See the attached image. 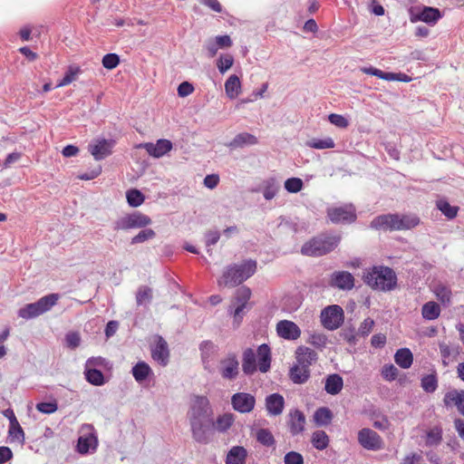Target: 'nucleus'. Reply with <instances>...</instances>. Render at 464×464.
Returning a JSON list of instances; mask_svg holds the SVG:
<instances>
[{"label":"nucleus","mask_w":464,"mask_h":464,"mask_svg":"<svg viewBox=\"0 0 464 464\" xmlns=\"http://www.w3.org/2000/svg\"><path fill=\"white\" fill-rule=\"evenodd\" d=\"M213 409L206 396L195 395L192 397L187 412L190 425L192 438L201 444H208L213 425Z\"/></svg>","instance_id":"1"},{"label":"nucleus","mask_w":464,"mask_h":464,"mask_svg":"<svg viewBox=\"0 0 464 464\" xmlns=\"http://www.w3.org/2000/svg\"><path fill=\"white\" fill-rule=\"evenodd\" d=\"M271 367V350L270 347L263 343L258 346L256 353L253 349L247 348L243 353L242 370L245 374L252 375L257 370L265 373Z\"/></svg>","instance_id":"2"},{"label":"nucleus","mask_w":464,"mask_h":464,"mask_svg":"<svg viewBox=\"0 0 464 464\" xmlns=\"http://www.w3.org/2000/svg\"><path fill=\"white\" fill-rule=\"evenodd\" d=\"M256 266L257 263L253 259H246L241 264L230 265L218 281V285L229 287L239 285L256 273Z\"/></svg>","instance_id":"3"},{"label":"nucleus","mask_w":464,"mask_h":464,"mask_svg":"<svg viewBox=\"0 0 464 464\" xmlns=\"http://www.w3.org/2000/svg\"><path fill=\"white\" fill-rule=\"evenodd\" d=\"M364 282L372 289L388 292L395 288L397 276L393 269L378 266H373L363 276Z\"/></svg>","instance_id":"4"},{"label":"nucleus","mask_w":464,"mask_h":464,"mask_svg":"<svg viewBox=\"0 0 464 464\" xmlns=\"http://www.w3.org/2000/svg\"><path fill=\"white\" fill-rule=\"evenodd\" d=\"M341 236L335 233H323L305 242L301 253L308 256H322L332 252L340 243Z\"/></svg>","instance_id":"5"},{"label":"nucleus","mask_w":464,"mask_h":464,"mask_svg":"<svg viewBox=\"0 0 464 464\" xmlns=\"http://www.w3.org/2000/svg\"><path fill=\"white\" fill-rule=\"evenodd\" d=\"M59 294H49L41 297L38 301L27 304L21 307L17 314L19 317L30 320L50 311L59 300Z\"/></svg>","instance_id":"6"},{"label":"nucleus","mask_w":464,"mask_h":464,"mask_svg":"<svg viewBox=\"0 0 464 464\" xmlns=\"http://www.w3.org/2000/svg\"><path fill=\"white\" fill-rule=\"evenodd\" d=\"M151 223L150 217L140 213L134 212L126 215L114 222V230H128L131 228L145 227Z\"/></svg>","instance_id":"7"},{"label":"nucleus","mask_w":464,"mask_h":464,"mask_svg":"<svg viewBox=\"0 0 464 464\" xmlns=\"http://www.w3.org/2000/svg\"><path fill=\"white\" fill-rule=\"evenodd\" d=\"M321 322L330 331L339 328L343 322V310L337 304L329 305L321 312Z\"/></svg>","instance_id":"8"},{"label":"nucleus","mask_w":464,"mask_h":464,"mask_svg":"<svg viewBox=\"0 0 464 464\" xmlns=\"http://www.w3.org/2000/svg\"><path fill=\"white\" fill-rule=\"evenodd\" d=\"M326 213L334 224H351L356 220L355 208L352 204L328 208Z\"/></svg>","instance_id":"9"},{"label":"nucleus","mask_w":464,"mask_h":464,"mask_svg":"<svg viewBox=\"0 0 464 464\" xmlns=\"http://www.w3.org/2000/svg\"><path fill=\"white\" fill-rule=\"evenodd\" d=\"M358 442L365 450H379L383 448L382 437L369 428H363L358 432Z\"/></svg>","instance_id":"10"},{"label":"nucleus","mask_w":464,"mask_h":464,"mask_svg":"<svg viewBox=\"0 0 464 464\" xmlns=\"http://www.w3.org/2000/svg\"><path fill=\"white\" fill-rule=\"evenodd\" d=\"M251 297V290L247 286H241L236 292L234 300L235 310L231 312L234 316V323L239 325L243 318V311Z\"/></svg>","instance_id":"11"},{"label":"nucleus","mask_w":464,"mask_h":464,"mask_svg":"<svg viewBox=\"0 0 464 464\" xmlns=\"http://www.w3.org/2000/svg\"><path fill=\"white\" fill-rule=\"evenodd\" d=\"M231 405L239 413H249L255 409L256 398L248 392H237L231 396Z\"/></svg>","instance_id":"12"},{"label":"nucleus","mask_w":464,"mask_h":464,"mask_svg":"<svg viewBox=\"0 0 464 464\" xmlns=\"http://www.w3.org/2000/svg\"><path fill=\"white\" fill-rule=\"evenodd\" d=\"M219 372L225 380H235L239 373V362L235 353H228L220 361Z\"/></svg>","instance_id":"13"},{"label":"nucleus","mask_w":464,"mask_h":464,"mask_svg":"<svg viewBox=\"0 0 464 464\" xmlns=\"http://www.w3.org/2000/svg\"><path fill=\"white\" fill-rule=\"evenodd\" d=\"M114 145L112 139H98L89 145V151L96 160H102L111 154Z\"/></svg>","instance_id":"14"},{"label":"nucleus","mask_w":464,"mask_h":464,"mask_svg":"<svg viewBox=\"0 0 464 464\" xmlns=\"http://www.w3.org/2000/svg\"><path fill=\"white\" fill-rule=\"evenodd\" d=\"M329 285L340 290H351L354 286V277L347 271H334L330 276Z\"/></svg>","instance_id":"15"},{"label":"nucleus","mask_w":464,"mask_h":464,"mask_svg":"<svg viewBox=\"0 0 464 464\" xmlns=\"http://www.w3.org/2000/svg\"><path fill=\"white\" fill-rule=\"evenodd\" d=\"M398 214H383L375 217L370 223V227L375 230L397 231Z\"/></svg>","instance_id":"16"},{"label":"nucleus","mask_w":464,"mask_h":464,"mask_svg":"<svg viewBox=\"0 0 464 464\" xmlns=\"http://www.w3.org/2000/svg\"><path fill=\"white\" fill-rule=\"evenodd\" d=\"M441 17L438 8L424 6L417 13H411V21L412 23L421 21L429 24H435Z\"/></svg>","instance_id":"17"},{"label":"nucleus","mask_w":464,"mask_h":464,"mask_svg":"<svg viewBox=\"0 0 464 464\" xmlns=\"http://www.w3.org/2000/svg\"><path fill=\"white\" fill-rule=\"evenodd\" d=\"M144 148L146 151L154 158H160L167 154L172 149V143L169 140L160 139L156 143L147 142L139 145Z\"/></svg>","instance_id":"18"},{"label":"nucleus","mask_w":464,"mask_h":464,"mask_svg":"<svg viewBox=\"0 0 464 464\" xmlns=\"http://www.w3.org/2000/svg\"><path fill=\"white\" fill-rule=\"evenodd\" d=\"M277 334L285 340H296L301 335V330L296 324L288 320L279 321L276 324Z\"/></svg>","instance_id":"19"},{"label":"nucleus","mask_w":464,"mask_h":464,"mask_svg":"<svg viewBox=\"0 0 464 464\" xmlns=\"http://www.w3.org/2000/svg\"><path fill=\"white\" fill-rule=\"evenodd\" d=\"M304 424L305 417L301 411L295 409L289 411L287 425L293 436L302 433L304 430Z\"/></svg>","instance_id":"20"},{"label":"nucleus","mask_w":464,"mask_h":464,"mask_svg":"<svg viewBox=\"0 0 464 464\" xmlns=\"http://www.w3.org/2000/svg\"><path fill=\"white\" fill-rule=\"evenodd\" d=\"M199 351L204 369L208 370V372H211L213 358L218 351V346L211 341H203L199 344Z\"/></svg>","instance_id":"21"},{"label":"nucleus","mask_w":464,"mask_h":464,"mask_svg":"<svg viewBox=\"0 0 464 464\" xmlns=\"http://www.w3.org/2000/svg\"><path fill=\"white\" fill-rule=\"evenodd\" d=\"M152 358L160 364L165 366L169 362V351L167 342L163 337L158 335L157 343L151 350Z\"/></svg>","instance_id":"22"},{"label":"nucleus","mask_w":464,"mask_h":464,"mask_svg":"<svg viewBox=\"0 0 464 464\" xmlns=\"http://www.w3.org/2000/svg\"><path fill=\"white\" fill-rule=\"evenodd\" d=\"M266 410L270 416L280 415L285 408V399L279 393H272L266 397Z\"/></svg>","instance_id":"23"},{"label":"nucleus","mask_w":464,"mask_h":464,"mask_svg":"<svg viewBox=\"0 0 464 464\" xmlns=\"http://www.w3.org/2000/svg\"><path fill=\"white\" fill-rule=\"evenodd\" d=\"M98 446V439L94 432L80 436L77 441V451L81 454L94 452Z\"/></svg>","instance_id":"24"},{"label":"nucleus","mask_w":464,"mask_h":464,"mask_svg":"<svg viewBox=\"0 0 464 464\" xmlns=\"http://www.w3.org/2000/svg\"><path fill=\"white\" fill-rule=\"evenodd\" d=\"M297 363L309 369V367L317 360V353L313 349L306 346H299L295 352Z\"/></svg>","instance_id":"25"},{"label":"nucleus","mask_w":464,"mask_h":464,"mask_svg":"<svg viewBox=\"0 0 464 464\" xmlns=\"http://www.w3.org/2000/svg\"><path fill=\"white\" fill-rule=\"evenodd\" d=\"M443 402L446 406L455 405L464 416V391L452 390L446 392Z\"/></svg>","instance_id":"26"},{"label":"nucleus","mask_w":464,"mask_h":464,"mask_svg":"<svg viewBox=\"0 0 464 464\" xmlns=\"http://www.w3.org/2000/svg\"><path fill=\"white\" fill-rule=\"evenodd\" d=\"M247 451L244 447L234 446L227 452L226 464H245Z\"/></svg>","instance_id":"27"},{"label":"nucleus","mask_w":464,"mask_h":464,"mask_svg":"<svg viewBox=\"0 0 464 464\" xmlns=\"http://www.w3.org/2000/svg\"><path fill=\"white\" fill-rule=\"evenodd\" d=\"M343 387V378L336 373L330 374L325 379L324 390L328 394L336 395Z\"/></svg>","instance_id":"28"},{"label":"nucleus","mask_w":464,"mask_h":464,"mask_svg":"<svg viewBox=\"0 0 464 464\" xmlns=\"http://www.w3.org/2000/svg\"><path fill=\"white\" fill-rule=\"evenodd\" d=\"M234 421L235 418L232 413L227 412L218 415L216 420H213L212 430L214 429L218 432L224 433L230 429Z\"/></svg>","instance_id":"29"},{"label":"nucleus","mask_w":464,"mask_h":464,"mask_svg":"<svg viewBox=\"0 0 464 464\" xmlns=\"http://www.w3.org/2000/svg\"><path fill=\"white\" fill-rule=\"evenodd\" d=\"M131 373L137 382L142 383L153 372L148 363L145 362H139L132 367Z\"/></svg>","instance_id":"30"},{"label":"nucleus","mask_w":464,"mask_h":464,"mask_svg":"<svg viewBox=\"0 0 464 464\" xmlns=\"http://www.w3.org/2000/svg\"><path fill=\"white\" fill-rule=\"evenodd\" d=\"M226 94L229 99L237 98L241 91V82L236 74L230 75L225 82Z\"/></svg>","instance_id":"31"},{"label":"nucleus","mask_w":464,"mask_h":464,"mask_svg":"<svg viewBox=\"0 0 464 464\" xmlns=\"http://www.w3.org/2000/svg\"><path fill=\"white\" fill-rule=\"evenodd\" d=\"M257 143V139L249 133L242 132L237 135L227 144L232 149L243 148L246 145H254Z\"/></svg>","instance_id":"32"},{"label":"nucleus","mask_w":464,"mask_h":464,"mask_svg":"<svg viewBox=\"0 0 464 464\" xmlns=\"http://www.w3.org/2000/svg\"><path fill=\"white\" fill-rule=\"evenodd\" d=\"M395 362L402 369H409L413 362V355L410 349L401 348L394 355Z\"/></svg>","instance_id":"33"},{"label":"nucleus","mask_w":464,"mask_h":464,"mask_svg":"<svg viewBox=\"0 0 464 464\" xmlns=\"http://www.w3.org/2000/svg\"><path fill=\"white\" fill-rule=\"evenodd\" d=\"M310 376L309 369L300 365L295 364L290 369V379L294 383L302 384L304 383Z\"/></svg>","instance_id":"34"},{"label":"nucleus","mask_w":464,"mask_h":464,"mask_svg":"<svg viewBox=\"0 0 464 464\" xmlns=\"http://www.w3.org/2000/svg\"><path fill=\"white\" fill-rule=\"evenodd\" d=\"M420 224V218L416 215H400L398 214L397 230H407L417 227Z\"/></svg>","instance_id":"35"},{"label":"nucleus","mask_w":464,"mask_h":464,"mask_svg":"<svg viewBox=\"0 0 464 464\" xmlns=\"http://www.w3.org/2000/svg\"><path fill=\"white\" fill-rule=\"evenodd\" d=\"M329 437L324 430H318L312 434L311 443L318 450H325L329 445Z\"/></svg>","instance_id":"36"},{"label":"nucleus","mask_w":464,"mask_h":464,"mask_svg":"<svg viewBox=\"0 0 464 464\" xmlns=\"http://www.w3.org/2000/svg\"><path fill=\"white\" fill-rule=\"evenodd\" d=\"M422 317L426 320H435L440 314V305L433 301L427 302L421 308Z\"/></svg>","instance_id":"37"},{"label":"nucleus","mask_w":464,"mask_h":464,"mask_svg":"<svg viewBox=\"0 0 464 464\" xmlns=\"http://www.w3.org/2000/svg\"><path fill=\"white\" fill-rule=\"evenodd\" d=\"M280 188V185L278 181L275 178H269L264 181L263 188V196L266 200L273 199L278 190Z\"/></svg>","instance_id":"38"},{"label":"nucleus","mask_w":464,"mask_h":464,"mask_svg":"<svg viewBox=\"0 0 464 464\" xmlns=\"http://www.w3.org/2000/svg\"><path fill=\"white\" fill-rule=\"evenodd\" d=\"M8 436L11 441H17L21 444L24 442V432L16 418H14L12 424L9 425Z\"/></svg>","instance_id":"39"},{"label":"nucleus","mask_w":464,"mask_h":464,"mask_svg":"<svg viewBox=\"0 0 464 464\" xmlns=\"http://www.w3.org/2000/svg\"><path fill=\"white\" fill-rule=\"evenodd\" d=\"M84 374L87 382L92 385L101 386L105 382L103 373L96 368H85Z\"/></svg>","instance_id":"40"},{"label":"nucleus","mask_w":464,"mask_h":464,"mask_svg":"<svg viewBox=\"0 0 464 464\" xmlns=\"http://www.w3.org/2000/svg\"><path fill=\"white\" fill-rule=\"evenodd\" d=\"M436 207L449 219H453L458 215L459 208L451 206L445 199L437 200Z\"/></svg>","instance_id":"41"},{"label":"nucleus","mask_w":464,"mask_h":464,"mask_svg":"<svg viewBox=\"0 0 464 464\" xmlns=\"http://www.w3.org/2000/svg\"><path fill=\"white\" fill-rule=\"evenodd\" d=\"M332 419L333 413L326 407L317 409L314 414V420L318 426L328 425L331 422Z\"/></svg>","instance_id":"42"},{"label":"nucleus","mask_w":464,"mask_h":464,"mask_svg":"<svg viewBox=\"0 0 464 464\" xmlns=\"http://www.w3.org/2000/svg\"><path fill=\"white\" fill-rule=\"evenodd\" d=\"M152 300V289L149 286H140L136 294V303L139 306L148 305Z\"/></svg>","instance_id":"43"},{"label":"nucleus","mask_w":464,"mask_h":464,"mask_svg":"<svg viewBox=\"0 0 464 464\" xmlns=\"http://www.w3.org/2000/svg\"><path fill=\"white\" fill-rule=\"evenodd\" d=\"M420 386L427 393L434 392L438 388V378L436 373L424 375L420 380Z\"/></svg>","instance_id":"44"},{"label":"nucleus","mask_w":464,"mask_h":464,"mask_svg":"<svg viewBox=\"0 0 464 464\" xmlns=\"http://www.w3.org/2000/svg\"><path fill=\"white\" fill-rule=\"evenodd\" d=\"M256 440L265 447H274L276 440L268 429H259L256 431Z\"/></svg>","instance_id":"45"},{"label":"nucleus","mask_w":464,"mask_h":464,"mask_svg":"<svg viewBox=\"0 0 464 464\" xmlns=\"http://www.w3.org/2000/svg\"><path fill=\"white\" fill-rule=\"evenodd\" d=\"M306 146L316 150L333 149L335 146L334 140L330 137L325 139H313L306 142Z\"/></svg>","instance_id":"46"},{"label":"nucleus","mask_w":464,"mask_h":464,"mask_svg":"<svg viewBox=\"0 0 464 464\" xmlns=\"http://www.w3.org/2000/svg\"><path fill=\"white\" fill-rule=\"evenodd\" d=\"M433 293L444 305L450 304L451 298V291L448 286L439 284L434 286Z\"/></svg>","instance_id":"47"},{"label":"nucleus","mask_w":464,"mask_h":464,"mask_svg":"<svg viewBox=\"0 0 464 464\" xmlns=\"http://www.w3.org/2000/svg\"><path fill=\"white\" fill-rule=\"evenodd\" d=\"M442 440V430L441 428L435 426L431 428L426 435V445L432 447L437 446Z\"/></svg>","instance_id":"48"},{"label":"nucleus","mask_w":464,"mask_h":464,"mask_svg":"<svg viewBox=\"0 0 464 464\" xmlns=\"http://www.w3.org/2000/svg\"><path fill=\"white\" fill-rule=\"evenodd\" d=\"M126 198L130 207L136 208L144 202L145 197L139 189L132 188L126 192Z\"/></svg>","instance_id":"49"},{"label":"nucleus","mask_w":464,"mask_h":464,"mask_svg":"<svg viewBox=\"0 0 464 464\" xmlns=\"http://www.w3.org/2000/svg\"><path fill=\"white\" fill-rule=\"evenodd\" d=\"M234 63V58L231 54H221L217 60V67L221 74L229 70Z\"/></svg>","instance_id":"50"},{"label":"nucleus","mask_w":464,"mask_h":464,"mask_svg":"<svg viewBox=\"0 0 464 464\" xmlns=\"http://www.w3.org/2000/svg\"><path fill=\"white\" fill-rule=\"evenodd\" d=\"M80 72L78 67H69L63 79L57 83L56 87H63L70 84L76 80V76Z\"/></svg>","instance_id":"51"},{"label":"nucleus","mask_w":464,"mask_h":464,"mask_svg":"<svg viewBox=\"0 0 464 464\" xmlns=\"http://www.w3.org/2000/svg\"><path fill=\"white\" fill-rule=\"evenodd\" d=\"M303 180L299 178H289L285 181V188L290 193H297L302 190Z\"/></svg>","instance_id":"52"},{"label":"nucleus","mask_w":464,"mask_h":464,"mask_svg":"<svg viewBox=\"0 0 464 464\" xmlns=\"http://www.w3.org/2000/svg\"><path fill=\"white\" fill-rule=\"evenodd\" d=\"M155 235V232L151 228H145L133 237L130 243L132 245L143 243L147 240L152 239Z\"/></svg>","instance_id":"53"},{"label":"nucleus","mask_w":464,"mask_h":464,"mask_svg":"<svg viewBox=\"0 0 464 464\" xmlns=\"http://www.w3.org/2000/svg\"><path fill=\"white\" fill-rule=\"evenodd\" d=\"M102 65L108 70L116 68L120 63V56L116 53H107L102 57Z\"/></svg>","instance_id":"54"},{"label":"nucleus","mask_w":464,"mask_h":464,"mask_svg":"<svg viewBox=\"0 0 464 464\" xmlns=\"http://www.w3.org/2000/svg\"><path fill=\"white\" fill-rule=\"evenodd\" d=\"M374 321L372 318L368 317L361 323L358 328L357 334L362 337L368 336L370 333L372 331Z\"/></svg>","instance_id":"55"},{"label":"nucleus","mask_w":464,"mask_h":464,"mask_svg":"<svg viewBox=\"0 0 464 464\" xmlns=\"http://www.w3.org/2000/svg\"><path fill=\"white\" fill-rule=\"evenodd\" d=\"M220 238V233L218 230H208L205 234V243L208 247V253L211 255V246L216 245Z\"/></svg>","instance_id":"56"},{"label":"nucleus","mask_w":464,"mask_h":464,"mask_svg":"<svg viewBox=\"0 0 464 464\" xmlns=\"http://www.w3.org/2000/svg\"><path fill=\"white\" fill-rule=\"evenodd\" d=\"M328 120L333 125L338 128L344 129L347 128L349 125V121L341 114L331 113L328 116Z\"/></svg>","instance_id":"57"},{"label":"nucleus","mask_w":464,"mask_h":464,"mask_svg":"<svg viewBox=\"0 0 464 464\" xmlns=\"http://www.w3.org/2000/svg\"><path fill=\"white\" fill-rule=\"evenodd\" d=\"M38 411L45 414H51L57 411L58 405L55 401H43L36 404Z\"/></svg>","instance_id":"58"},{"label":"nucleus","mask_w":464,"mask_h":464,"mask_svg":"<svg viewBox=\"0 0 464 464\" xmlns=\"http://www.w3.org/2000/svg\"><path fill=\"white\" fill-rule=\"evenodd\" d=\"M285 464H304V457L296 451H289L284 457Z\"/></svg>","instance_id":"59"},{"label":"nucleus","mask_w":464,"mask_h":464,"mask_svg":"<svg viewBox=\"0 0 464 464\" xmlns=\"http://www.w3.org/2000/svg\"><path fill=\"white\" fill-rule=\"evenodd\" d=\"M382 375L387 381H393L398 376V369L393 364H386L382 367Z\"/></svg>","instance_id":"60"},{"label":"nucleus","mask_w":464,"mask_h":464,"mask_svg":"<svg viewBox=\"0 0 464 464\" xmlns=\"http://www.w3.org/2000/svg\"><path fill=\"white\" fill-rule=\"evenodd\" d=\"M194 91L193 85L188 82H181L178 87V94L180 97H186L191 94Z\"/></svg>","instance_id":"61"},{"label":"nucleus","mask_w":464,"mask_h":464,"mask_svg":"<svg viewBox=\"0 0 464 464\" xmlns=\"http://www.w3.org/2000/svg\"><path fill=\"white\" fill-rule=\"evenodd\" d=\"M218 182H219L218 175L209 174L205 177L203 184L206 188L213 189L218 185Z\"/></svg>","instance_id":"62"},{"label":"nucleus","mask_w":464,"mask_h":464,"mask_svg":"<svg viewBox=\"0 0 464 464\" xmlns=\"http://www.w3.org/2000/svg\"><path fill=\"white\" fill-rule=\"evenodd\" d=\"M66 343L71 348H76L80 345L81 338L77 333H69L65 337Z\"/></svg>","instance_id":"63"},{"label":"nucleus","mask_w":464,"mask_h":464,"mask_svg":"<svg viewBox=\"0 0 464 464\" xmlns=\"http://www.w3.org/2000/svg\"><path fill=\"white\" fill-rule=\"evenodd\" d=\"M214 42L217 44L219 49L228 48L232 45V40L228 35L216 36Z\"/></svg>","instance_id":"64"}]
</instances>
